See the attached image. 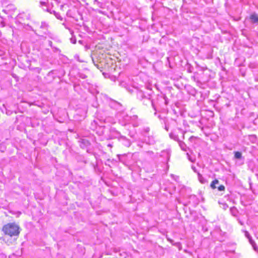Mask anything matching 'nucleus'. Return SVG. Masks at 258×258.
Here are the masks:
<instances>
[{"label": "nucleus", "mask_w": 258, "mask_h": 258, "mask_svg": "<svg viewBox=\"0 0 258 258\" xmlns=\"http://www.w3.org/2000/svg\"><path fill=\"white\" fill-rule=\"evenodd\" d=\"M191 168H192V169L193 170V171H194L195 172L197 173H199V172L197 171V169H196V167H195L194 166H191Z\"/></svg>", "instance_id": "obj_26"}, {"label": "nucleus", "mask_w": 258, "mask_h": 258, "mask_svg": "<svg viewBox=\"0 0 258 258\" xmlns=\"http://www.w3.org/2000/svg\"><path fill=\"white\" fill-rule=\"evenodd\" d=\"M228 208V206L226 204H223L222 208L224 210H226Z\"/></svg>", "instance_id": "obj_24"}, {"label": "nucleus", "mask_w": 258, "mask_h": 258, "mask_svg": "<svg viewBox=\"0 0 258 258\" xmlns=\"http://www.w3.org/2000/svg\"><path fill=\"white\" fill-rule=\"evenodd\" d=\"M199 201L197 197L195 195H191L189 197L188 204H192L193 206H196L198 204Z\"/></svg>", "instance_id": "obj_4"}, {"label": "nucleus", "mask_w": 258, "mask_h": 258, "mask_svg": "<svg viewBox=\"0 0 258 258\" xmlns=\"http://www.w3.org/2000/svg\"><path fill=\"white\" fill-rule=\"evenodd\" d=\"M186 155H187L188 159L189 161H190L192 162H195V161L196 160L195 158H192V157H190L188 153H186Z\"/></svg>", "instance_id": "obj_19"}, {"label": "nucleus", "mask_w": 258, "mask_h": 258, "mask_svg": "<svg viewBox=\"0 0 258 258\" xmlns=\"http://www.w3.org/2000/svg\"><path fill=\"white\" fill-rule=\"evenodd\" d=\"M245 236L248 239L249 242L250 243V244L253 247V249L256 250V244L254 242V241L252 239L251 237L250 236L249 233L247 231L245 232Z\"/></svg>", "instance_id": "obj_5"}, {"label": "nucleus", "mask_w": 258, "mask_h": 258, "mask_svg": "<svg viewBox=\"0 0 258 258\" xmlns=\"http://www.w3.org/2000/svg\"><path fill=\"white\" fill-rule=\"evenodd\" d=\"M234 158L240 159L242 158V154L241 152L236 151L234 152Z\"/></svg>", "instance_id": "obj_14"}, {"label": "nucleus", "mask_w": 258, "mask_h": 258, "mask_svg": "<svg viewBox=\"0 0 258 258\" xmlns=\"http://www.w3.org/2000/svg\"><path fill=\"white\" fill-rule=\"evenodd\" d=\"M170 138L174 141H176L177 142H179L180 140H179L178 137L177 135H175L173 133H171L169 135Z\"/></svg>", "instance_id": "obj_13"}, {"label": "nucleus", "mask_w": 258, "mask_h": 258, "mask_svg": "<svg viewBox=\"0 0 258 258\" xmlns=\"http://www.w3.org/2000/svg\"><path fill=\"white\" fill-rule=\"evenodd\" d=\"M123 139L124 140L123 144L124 145V146L130 147L131 145V141L129 140L126 139L125 137L123 138Z\"/></svg>", "instance_id": "obj_16"}, {"label": "nucleus", "mask_w": 258, "mask_h": 258, "mask_svg": "<svg viewBox=\"0 0 258 258\" xmlns=\"http://www.w3.org/2000/svg\"><path fill=\"white\" fill-rule=\"evenodd\" d=\"M2 27H4L5 26V25L3 24V23H2Z\"/></svg>", "instance_id": "obj_32"}, {"label": "nucleus", "mask_w": 258, "mask_h": 258, "mask_svg": "<svg viewBox=\"0 0 258 258\" xmlns=\"http://www.w3.org/2000/svg\"><path fill=\"white\" fill-rule=\"evenodd\" d=\"M40 4H41V5H44V6H45V5H46V3H45V2H40Z\"/></svg>", "instance_id": "obj_27"}, {"label": "nucleus", "mask_w": 258, "mask_h": 258, "mask_svg": "<svg viewBox=\"0 0 258 258\" xmlns=\"http://www.w3.org/2000/svg\"><path fill=\"white\" fill-rule=\"evenodd\" d=\"M130 122L133 123L134 126H138L139 121L138 120V116L137 115H133L130 117Z\"/></svg>", "instance_id": "obj_7"}, {"label": "nucleus", "mask_w": 258, "mask_h": 258, "mask_svg": "<svg viewBox=\"0 0 258 258\" xmlns=\"http://www.w3.org/2000/svg\"><path fill=\"white\" fill-rule=\"evenodd\" d=\"M145 130H146V132H148L149 131V128L148 127V128H146L145 129Z\"/></svg>", "instance_id": "obj_30"}, {"label": "nucleus", "mask_w": 258, "mask_h": 258, "mask_svg": "<svg viewBox=\"0 0 258 258\" xmlns=\"http://www.w3.org/2000/svg\"><path fill=\"white\" fill-rule=\"evenodd\" d=\"M52 41H49V45L51 47H52Z\"/></svg>", "instance_id": "obj_28"}, {"label": "nucleus", "mask_w": 258, "mask_h": 258, "mask_svg": "<svg viewBox=\"0 0 258 258\" xmlns=\"http://www.w3.org/2000/svg\"><path fill=\"white\" fill-rule=\"evenodd\" d=\"M197 138L194 136H191L188 140L190 142V143H194V142H195L197 140Z\"/></svg>", "instance_id": "obj_18"}, {"label": "nucleus", "mask_w": 258, "mask_h": 258, "mask_svg": "<svg viewBox=\"0 0 258 258\" xmlns=\"http://www.w3.org/2000/svg\"><path fill=\"white\" fill-rule=\"evenodd\" d=\"M48 27V25L46 23H45L44 22H42L41 23L40 28L44 30V31L43 32L44 34H46V33L47 32Z\"/></svg>", "instance_id": "obj_8"}, {"label": "nucleus", "mask_w": 258, "mask_h": 258, "mask_svg": "<svg viewBox=\"0 0 258 258\" xmlns=\"http://www.w3.org/2000/svg\"><path fill=\"white\" fill-rule=\"evenodd\" d=\"M162 156H166V161H168L170 157V152L168 151H163L162 152Z\"/></svg>", "instance_id": "obj_10"}, {"label": "nucleus", "mask_w": 258, "mask_h": 258, "mask_svg": "<svg viewBox=\"0 0 258 258\" xmlns=\"http://www.w3.org/2000/svg\"><path fill=\"white\" fill-rule=\"evenodd\" d=\"M5 234L10 236H18L20 233L19 227L15 223H8L3 227Z\"/></svg>", "instance_id": "obj_1"}, {"label": "nucleus", "mask_w": 258, "mask_h": 258, "mask_svg": "<svg viewBox=\"0 0 258 258\" xmlns=\"http://www.w3.org/2000/svg\"><path fill=\"white\" fill-rule=\"evenodd\" d=\"M235 210V208H234V207L231 208L230 209V210H231V211H232V210Z\"/></svg>", "instance_id": "obj_31"}, {"label": "nucleus", "mask_w": 258, "mask_h": 258, "mask_svg": "<svg viewBox=\"0 0 258 258\" xmlns=\"http://www.w3.org/2000/svg\"><path fill=\"white\" fill-rule=\"evenodd\" d=\"M108 146L111 147V146L110 144H108Z\"/></svg>", "instance_id": "obj_34"}, {"label": "nucleus", "mask_w": 258, "mask_h": 258, "mask_svg": "<svg viewBox=\"0 0 258 258\" xmlns=\"http://www.w3.org/2000/svg\"><path fill=\"white\" fill-rule=\"evenodd\" d=\"M219 181L217 179H215L213 180L212 183H211V187L213 189H215L216 188V184H218Z\"/></svg>", "instance_id": "obj_15"}, {"label": "nucleus", "mask_w": 258, "mask_h": 258, "mask_svg": "<svg viewBox=\"0 0 258 258\" xmlns=\"http://www.w3.org/2000/svg\"><path fill=\"white\" fill-rule=\"evenodd\" d=\"M147 143L149 144H153L154 143V140L152 138V139H149V141H147Z\"/></svg>", "instance_id": "obj_21"}, {"label": "nucleus", "mask_w": 258, "mask_h": 258, "mask_svg": "<svg viewBox=\"0 0 258 258\" xmlns=\"http://www.w3.org/2000/svg\"><path fill=\"white\" fill-rule=\"evenodd\" d=\"M80 146L82 148L87 147L90 145V142L86 139H81L79 141Z\"/></svg>", "instance_id": "obj_3"}, {"label": "nucleus", "mask_w": 258, "mask_h": 258, "mask_svg": "<svg viewBox=\"0 0 258 258\" xmlns=\"http://www.w3.org/2000/svg\"><path fill=\"white\" fill-rule=\"evenodd\" d=\"M165 128L167 131H168V127L167 126V125H165Z\"/></svg>", "instance_id": "obj_29"}, {"label": "nucleus", "mask_w": 258, "mask_h": 258, "mask_svg": "<svg viewBox=\"0 0 258 258\" xmlns=\"http://www.w3.org/2000/svg\"><path fill=\"white\" fill-rule=\"evenodd\" d=\"M149 102H151L152 104V105L154 109L155 110H157V106L156 105V103L157 105L162 107V108H164V107L166 106L168 104V99L166 96H159L157 97L156 99V102L153 101H150L149 98H147Z\"/></svg>", "instance_id": "obj_2"}, {"label": "nucleus", "mask_w": 258, "mask_h": 258, "mask_svg": "<svg viewBox=\"0 0 258 258\" xmlns=\"http://www.w3.org/2000/svg\"><path fill=\"white\" fill-rule=\"evenodd\" d=\"M16 10L15 6L13 4L8 5L6 8L3 10V11L6 14H9L11 12Z\"/></svg>", "instance_id": "obj_6"}, {"label": "nucleus", "mask_w": 258, "mask_h": 258, "mask_svg": "<svg viewBox=\"0 0 258 258\" xmlns=\"http://www.w3.org/2000/svg\"><path fill=\"white\" fill-rule=\"evenodd\" d=\"M184 133H183V139H184Z\"/></svg>", "instance_id": "obj_33"}, {"label": "nucleus", "mask_w": 258, "mask_h": 258, "mask_svg": "<svg viewBox=\"0 0 258 258\" xmlns=\"http://www.w3.org/2000/svg\"><path fill=\"white\" fill-rule=\"evenodd\" d=\"M179 146L182 150L186 151V144L182 141H179L178 142Z\"/></svg>", "instance_id": "obj_12"}, {"label": "nucleus", "mask_w": 258, "mask_h": 258, "mask_svg": "<svg viewBox=\"0 0 258 258\" xmlns=\"http://www.w3.org/2000/svg\"><path fill=\"white\" fill-rule=\"evenodd\" d=\"M218 188L219 191H223L225 189V186L223 185H221L218 187Z\"/></svg>", "instance_id": "obj_22"}, {"label": "nucleus", "mask_w": 258, "mask_h": 258, "mask_svg": "<svg viewBox=\"0 0 258 258\" xmlns=\"http://www.w3.org/2000/svg\"><path fill=\"white\" fill-rule=\"evenodd\" d=\"M131 116H128V115H126L124 117V120L126 122H130V117H131Z\"/></svg>", "instance_id": "obj_20"}, {"label": "nucleus", "mask_w": 258, "mask_h": 258, "mask_svg": "<svg viewBox=\"0 0 258 258\" xmlns=\"http://www.w3.org/2000/svg\"><path fill=\"white\" fill-rule=\"evenodd\" d=\"M71 42L74 43V44H75L76 43V38H74V37H72L71 38Z\"/></svg>", "instance_id": "obj_25"}, {"label": "nucleus", "mask_w": 258, "mask_h": 258, "mask_svg": "<svg viewBox=\"0 0 258 258\" xmlns=\"http://www.w3.org/2000/svg\"><path fill=\"white\" fill-rule=\"evenodd\" d=\"M53 14L54 15H55V16L56 17L57 19H59V20H62V17L60 16V14L58 13H57L55 11H53Z\"/></svg>", "instance_id": "obj_17"}, {"label": "nucleus", "mask_w": 258, "mask_h": 258, "mask_svg": "<svg viewBox=\"0 0 258 258\" xmlns=\"http://www.w3.org/2000/svg\"><path fill=\"white\" fill-rule=\"evenodd\" d=\"M198 177L199 181L201 183L204 184L207 182V180L200 173H198Z\"/></svg>", "instance_id": "obj_9"}, {"label": "nucleus", "mask_w": 258, "mask_h": 258, "mask_svg": "<svg viewBox=\"0 0 258 258\" xmlns=\"http://www.w3.org/2000/svg\"><path fill=\"white\" fill-rule=\"evenodd\" d=\"M79 77L83 79H85L87 78V76L84 74H80Z\"/></svg>", "instance_id": "obj_23"}, {"label": "nucleus", "mask_w": 258, "mask_h": 258, "mask_svg": "<svg viewBox=\"0 0 258 258\" xmlns=\"http://www.w3.org/2000/svg\"><path fill=\"white\" fill-rule=\"evenodd\" d=\"M250 20L251 22L253 23H255L258 22V16L257 15L254 14L250 16Z\"/></svg>", "instance_id": "obj_11"}]
</instances>
